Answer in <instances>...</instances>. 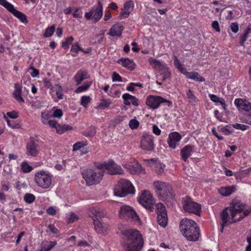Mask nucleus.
<instances>
[{
    "label": "nucleus",
    "instance_id": "nucleus-7",
    "mask_svg": "<svg viewBox=\"0 0 251 251\" xmlns=\"http://www.w3.org/2000/svg\"><path fill=\"white\" fill-rule=\"evenodd\" d=\"M81 174L87 185L90 186L99 183L102 179L103 174L102 172H96L92 169H85Z\"/></svg>",
    "mask_w": 251,
    "mask_h": 251
},
{
    "label": "nucleus",
    "instance_id": "nucleus-48",
    "mask_svg": "<svg viewBox=\"0 0 251 251\" xmlns=\"http://www.w3.org/2000/svg\"><path fill=\"white\" fill-rule=\"evenodd\" d=\"M131 12V10H123L120 14V17L121 19L126 18L128 17L130 13Z\"/></svg>",
    "mask_w": 251,
    "mask_h": 251
},
{
    "label": "nucleus",
    "instance_id": "nucleus-10",
    "mask_svg": "<svg viewBox=\"0 0 251 251\" xmlns=\"http://www.w3.org/2000/svg\"><path fill=\"white\" fill-rule=\"evenodd\" d=\"M149 62L152 68L161 72L160 75L161 80L165 81L170 76L168 68L163 61L151 57L149 59Z\"/></svg>",
    "mask_w": 251,
    "mask_h": 251
},
{
    "label": "nucleus",
    "instance_id": "nucleus-52",
    "mask_svg": "<svg viewBox=\"0 0 251 251\" xmlns=\"http://www.w3.org/2000/svg\"><path fill=\"white\" fill-rule=\"evenodd\" d=\"M212 28L217 32H220V28L219 27V24L217 21H214L212 23Z\"/></svg>",
    "mask_w": 251,
    "mask_h": 251
},
{
    "label": "nucleus",
    "instance_id": "nucleus-62",
    "mask_svg": "<svg viewBox=\"0 0 251 251\" xmlns=\"http://www.w3.org/2000/svg\"><path fill=\"white\" fill-rule=\"evenodd\" d=\"M73 16L76 18H80L82 17V12L79 11V9L77 8L73 14Z\"/></svg>",
    "mask_w": 251,
    "mask_h": 251
},
{
    "label": "nucleus",
    "instance_id": "nucleus-3",
    "mask_svg": "<svg viewBox=\"0 0 251 251\" xmlns=\"http://www.w3.org/2000/svg\"><path fill=\"white\" fill-rule=\"evenodd\" d=\"M179 228L182 235L188 240L195 242L199 239L200 229L194 221L187 218L182 219Z\"/></svg>",
    "mask_w": 251,
    "mask_h": 251
},
{
    "label": "nucleus",
    "instance_id": "nucleus-35",
    "mask_svg": "<svg viewBox=\"0 0 251 251\" xmlns=\"http://www.w3.org/2000/svg\"><path fill=\"white\" fill-rule=\"evenodd\" d=\"M54 30L55 26L54 25L46 28L44 33V36L45 37H50L54 32Z\"/></svg>",
    "mask_w": 251,
    "mask_h": 251
},
{
    "label": "nucleus",
    "instance_id": "nucleus-57",
    "mask_svg": "<svg viewBox=\"0 0 251 251\" xmlns=\"http://www.w3.org/2000/svg\"><path fill=\"white\" fill-rule=\"evenodd\" d=\"M209 97L210 100L213 102H219L221 100L220 98H218L217 96L214 94L209 95Z\"/></svg>",
    "mask_w": 251,
    "mask_h": 251
},
{
    "label": "nucleus",
    "instance_id": "nucleus-21",
    "mask_svg": "<svg viewBox=\"0 0 251 251\" xmlns=\"http://www.w3.org/2000/svg\"><path fill=\"white\" fill-rule=\"evenodd\" d=\"M102 5L101 2L99 0L98 5L96 7H93L94 13L92 16V19L95 20V22L99 21L102 16Z\"/></svg>",
    "mask_w": 251,
    "mask_h": 251
},
{
    "label": "nucleus",
    "instance_id": "nucleus-49",
    "mask_svg": "<svg viewBox=\"0 0 251 251\" xmlns=\"http://www.w3.org/2000/svg\"><path fill=\"white\" fill-rule=\"evenodd\" d=\"M71 50L75 53H77L79 50L83 51V49L79 46L78 43L72 46Z\"/></svg>",
    "mask_w": 251,
    "mask_h": 251
},
{
    "label": "nucleus",
    "instance_id": "nucleus-38",
    "mask_svg": "<svg viewBox=\"0 0 251 251\" xmlns=\"http://www.w3.org/2000/svg\"><path fill=\"white\" fill-rule=\"evenodd\" d=\"M91 100V99L89 96H83L81 97V104L83 106L86 107L87 104L90 102Z\"/></svg>",
    "mask_w": 251,
    "mask_h": 251
},
{
    "label": "nucleus",
    "instance_id": "nucleus-39",
    "mask_svg": "<svg viewBox=\"0 0 251 251\" xmlns=\"http://www.w3.org/2000/svg\"><path fill=\"white\" fill-rule=\"evenodd\" d=\"M74 41V38L72 36H70L66 39L65 42L62 43V46L64 49H68L69 47V45L72 44Z\"/></svg>",
    "mask_w": 251,
    "mask_h": 251
},
{
    "label": "nucleus",
    "instance_id": "nucleus-56",
    "mask_svg": "<svg viewBox=\"0 0 251 251\" xmlns=\"http://www.w3.org/2000/svg\"><path fill=\"white\" fill-rule=\"evenodd\" d=\"M221 130V131L226 135H229L231 133L230 127H229L228 126L222 127Z\"/></svg>",
    "mask_w": 251,
    "mask_h": 251
},
{
    "label": "nucleus",
    "instance_id": "nucleus-46",
    "mask_svg": "<svg viewBox=\"0 0 251 251\" xmlns=\"http://www.w3.org/2000/svg\"><path fill=\"white\" fill-rule=\"evenodd\" d=\"M230 30L234 33H237L239 30V26L237 23H232L230 25Z\"/></svg>",
    "mask_w": 251,
    "mask_h": 251
},
{
    "label": "nucleus",
    "instance_id": "nucleus-60",
    "mask_svg": "<svg viewBox=\"0 0 251 251\" xmlns=\"http://www.w3.org/2000/svg\"><path fill=\"white\" fill-rule=\"evenodd\" d=\"M43 82L44 84L46 87L48 88L52 89L53 86L51 84L50 81H49L48 79L45 78L43 80Z\"/></svg>",
    "mask_w": 251,
    "mask_h": 251
},
{
    "label": "nucleus",
    "instance_id": "nucleus-11",
    "mask_svg": "<svg viewBox=\"0 0 251 251\" xmlns=\"http://www.w3.org/2000/svg\"><path fill=\"white\" fill-rule=\"evenodd\" d=\"M119 217L121 218L129 219L132 221L140 223V219L134 209L128 205H123L119 210Z\"/></svg>",
    "mask_w": 251,
    "mask_h": 251
},
{
    "label": "nucleus",
    "instance_id": "nucleus-47",
    "mask_svg": "<svg viewBox=\"0 0 251 251\" xmlns=\"http://www.w3.org/2000/svg\"><path fill=\"white\" fill-rule=\"evenodd\" d=\"M233 126L237 129H241L242 130H245L249 128V126L245 125H242L240 124L236 123L235 124L233 125Z\"/></svg>",
    "mask_w": 251,
    "mask_h": 251
},
{
    "label": "nucleus",
    "instance_id": "nucleus-28",
    "mask_svg": "<svg viewBox=\"0 0 251 251\" xmlns=\"http://www.w3.org/2000/svg\"><path fill=\"white\" fill-rule=\"evenodd\" d=\"M235 191L236 186L234 185L229 187H222L219 190L220 194L223 196H229Z\"/></svg>",
    "mask_w": 251,
    "mask_h": 251
},
{
    "label": "nucleus",
    "instance_id": "nucleus-42",
    "mask_svg": "<svg viewBox=\"0 0 251 251\" xmlns=\"http://www.w3.org/2000/svg\"><path fill=\"white\" fill-rule=\"evenodd\" d=\"M7 125L12 128L18 129L20 128V125L18 123H15L13 121L6 119Z\"/></svg>",
    "mask_w": 251,
    "mask_h": 251
},
{
    "label": "nucleus",
    "instance_id": "nucleus-27",
    "mask_svg": "<svg viewBox=\"0 0 251 251\" xmlns=\"http://www.w3.org/2000/svg\"><path fill=\"white\" fill-rule=\"evenodd\" d=\"M88 74L86 71L79 70L77 72L75 77L76 85L80 84L83 80L88 78Z\"/></svg>",
    "mask_w": 251,
    "mask_h": 251
},
{
    "label": "nucleus",
    "instance_id": "nucleus-2",
    "mask_svg": "<svg viewBox=\"0 0 251 251\" xmlns=\"http://www.w3.org/2000/svg\"><path fill=\"white\" fill-rule=\"evenodd\" d=\"M124 237L121 245L125 251H140L144 245V241L140 232L135 229H127L122 231Z\"/></svg>",
    "mask_w": 251,
    "mask_h": 251
},
{
    "label": "nucleus",
    "instance_id": "nucleus-34",
    "mask_svg": "<svg viewBox=\"0 0 251 251\" xmlns=\"http://www.w3.org/2000/svg\"><path fill=\"white\" fill-rule=\"evenodd\" d=\"M186 95L189 103H194L196 102L197 98L191 90L187 92Z\"/></svg>",
    "mask_w": 251,
    "mask_h": 251
},
{
    "label": "nucleus",
    "instance_id": "nucleus-4",
    "mask_svg": "<svg viewBox=\"0 0 251 251\" xmlns=\"http://www.w3.org/2000/svg\"><path fill=\"white\" fill-rule=\"evenodd\" d=\"M89 216L93 219L95 228L99 234L105 233L108 229V225L102 223L99 219L103 217L105 214L103 210L99 207H91L88 212Z\"/></svg>",
    "mask_w": 251,
    "mask_h": 251
},
{
    "label": "nucleus",
    "instance_id": "nucleus-26",
    "mask_svg": "<svg viewBox=\"0 0 251 251\" xmlns=\"http://www.w3.org/2000/svg\"><path fill=\"white\" fill-rule=\"evenodd\" d=\"M57 244L56 241H43L41 243V251H50Z\"/></svg>",
    "mask_w": 251,
    "mask_h": 251
},
{
    "label": "nucleus",
    "instance_id": "nucleus-25",
    "mask_svg": "<svg viewBox=\"0 0 251 251\" xmlns=\"http://www.w3.org/2000/svg\"><path fill=\"white\" fill-rule=\"evenodd\" d=\"M149 163L153 164L154 165L155 170L158 174H162L164 172L165 165L159 162H157L155 159L151 158L146 160Z\"/></svg>",
    "mask_w": 251,
    "mask_h": 251
},
{
    "label": "nucleus",
    "instance_id": "nucleus-22",
    "mask_svg": "<svg viewBox=\"0 0 251 251\" xmlns=\"http://www.w3.org/2000/svg\"><path fill=\"white\" fill-rule=\"evenodd\" d=\"M122 98L124 100V104L126 105H129L131 103L135 106H138V100L134 97L128 93L124 94Z\"/></svg>",
    "mask_w": 251,
    "mask_h": 251
},
{
    "label": "nucleus",
    "instance_id": "nucleus-54",
    "mask_svg": "<svg viewBox=\"0 0 251 251\" xmlns=\"http://www.w3.org/2000/svg\"><path fill=\"white\" fill-rule=\"evenodd\" d=\"M48 229L53 234H56L58 232V230L53 225H49L48 226Z\"/></svg>",
    "mask_w": 251,
    "mask_h": 251
},
{
    "label": "nucleus",
    "instance_id": "nucleus-8",
    "mask_svg": "<svg viewBox=\"0 0 251 251\" xmlns=\"http://www.w3.org/2000/svg\"><path fill=\"white\" fill-rule=\"evenodd\" d=\"M95 166L100 170H105L108 174L111 175L124 174V170L121 167L113 160L103 163H97Z\"/></svg>",
    "mask_w": 251,
    "mask_h": 251
},
{
    "label": "nucleus",
    "instance_id": "nucleus-41",
    "mask_svg": "<svg viewBox=\"0 0 251 251\" xmlns=\"http://www.w3.org/2000/svg\"><path fill=\"white\" fill-rule=\"evenodd\" d=\"M139 125V123L136 119H132L129 122V126L131 129H136Z\"/></svg>",
    "mask_w": 251,
    "mask_h": 251
},
{
    "label": "nucleus",
    "instance_id": "nucleus-61",
    "mask_svg": "<svg viewBox=\"0 0 251 251\" xmlns=\"http://www.w3.org/2000/svg\"><path fill=\"white\" fill-rule=\"evenodd\" d=\"M152 130L153 132L157 135H159L161 133L160 129H159L158 126L155 125H153Z\"/></svg>",
    "mask_w": 251,
    "mask_h": 251
},
{
    "label": "nucleus",
    "instance_id": "nucleus-55",
    "mask_svg": "<svg viewBox=\"0 0 251 251\" xmlns=\"http://www.w3.org/2000/svg\"><path fill=\"white\" fill-rule=\"evenodd\" d=\"M47 213L49 215L53 216L56 214V210L53 207L50 206L47 209Z\"/></svg>",
    "mask_w": 251,
    "mask_h": 251
},
{
    "label": "nucleus",
    "instance_id": "nucleus-13",
    "mask_svg": "<svg viewBox=\"0 0 251 251\" xmlns=\"http://www.w3.org/2000/svg\"><path fill=\"white\" fill-rule=\"evenodd\" d=\"M165 103L170 106L171 101L166 100L160 96L150 95L146 99V104L150 107L155 109L158 108L160 104Z\"/></svg>",
    "mask_w": 251,
    "mask_h": 251
},
{
    "label": "nucleus",
    "instance_id": "nucleus-43",
    "mask_svg": "<svg viewBox=\"0 0 251 251\" xmlns=\"http://www.w3.org/2000/svg\"><path fill=\"white\" fill-rule=\"evenodd\" d=\"M87 145V144L86 142H77L73 145V150L74 151H77V150H79L81 148H82L83 146Z\"/></svg>",
    "mask_w": 251,
    "mask_h": 251
},
{
    "label": "nucleus",
    "instance_id": "nucleus-6",
    "mask_svg": "<svg viewBox=\"0 0 251 251\" xmlns=\"http://www.w3.org/2000/svg\"><path fill=\"white\" fill-rule=\"evenodd\" d=\"M114 194L117 196L124 197L128 194H133L135 192L134 187L128 180L120 179L114 189Z\"/></svg>",
    "mask_w": 251,
    "mask_h": 251
},
{
    "label": "nucleus",
    "instance_id": "nucleus-51",
    "mask_svg": "<svg viewBox=\"0 0 251 251\" xmlns=\"http://www.w3.org/2000/svg\"><path fill=\"white\" fill-rule=\"evenodd\" d=\"M62 110L60 109H57L54 111L52 116L53 117L59 118L62 117Z\"/></svg>",
    "mask_w": 251,
    "mask_h": 251
},
{
    "label": "nucleus",
    "instance_id": "nucleus-31",
    "mask_svg": "<svg viewBox=\"0 0 251 251\" xmlns=\"http://www.w3.org/2000/svg\"><path fill=\"white\" fill-rule=\"evenodd\" d=\"M96 129L94 126H91L85 131H83L82 134L86 137H93L96 133Z\"/></svg>",
    "mask_w": 251,
    "mask_h": 251
},
{
    "label": "nucleus",
    "instance_id": "nucleus-36",
    "mask_svg": "<svg viewBox=\"0 0 251 251\" xmlns=\"http://www.w3.org/2000/svg\"><path fill=\"white\" fill-rule=\"evenodd\" d=\"M35 199V197L34 195L30 193H26L24 196V200L26 202L31 203L33 202Z\"/></svg>",
    "mask_w": 251,
    "mask_h": 251
},
{
    "label": "nucleus",
    "instance_id": "nucleus-12",
    "mask_svg": "<svg viewBox=\"0 0 251 251\" xmlns=\"http://www.w3.org/2000/svg\"><path fill=\"white\" fill-rule=\"evenodd\" d=\"M182 202L183 208L185 211L193 213L197 215H200L201 206L198 203L192 201L189 197H186L183 199Z\"/></svg>",
    "mask_w": 251,
    "mask_h": 251
},
{
    "label": "nucleus",
    "instance_id": "nucleus-23",
    "mask_svg": "<svg viewBox=\"0 0 251 251\" xmlns=\"http://www.w3.org/2000/svg\"><path fill=\"white\" fill-rule=\"evenodd\" d=\"M117 62L130 70H133L135 68V64L133 61L128 58H122L118 60Z\"/></svg>",
    "mask_w": 251,
    "mask_h": 251
},
{
    "label": "nucleus",
    "instance_id": "nucleus-59",
    "mask_svg": "<svg viewBox=\"0 0 251 251\" xmlns=\"http://www.w3.org/2000/svg\"><path fill=\"white\" fill-rule=\"evenodd\" d=\"M176 143L177 142L176 141H175L171 139L170 137L168 138V143L171 148L175 149L176 147Z\"/></svg>",
    "mask_w": 251,
    "mask_h": 251
},
{
    "label": "nucleus",
    "instance_id": "nucleus-18",
    "mask_svg": "<svg viewBox=\"0 0 251 251\" xmlns=\"http://www.w3.org/2000/svg\"><path fill=\"white\" fill-rule=\"evenodd\" d=\"M234 104L239 109L247 112L251 111V103L245 99H236Z\"/></svg>",
    "mask_w": 251,
    "mask_h": 251
},
{
    "label": "nucleus",
    "instance_id": "nucleus-19",
    "mask_svg": "<svg viewBox=\"0 0 251 251\" xmlns=\"http://www.w3.org/2000/svg\"><path fill=\"white\" fill-rule=\"evenodd\" d=\"M124 29L123 25L120 23H117L111 27L107 34L112 37H120Z\"/></svg>",
    "mask_w": 251,
    "mask_h": 251
},
{
    "label": "nucleus",
    "instance_id": "nucleus-17",
    "mask_svg": "<svg viewBox=\"0 0 251 251\" xmlns=\"http://www.w3.org/2000/svg\"><path fill=\"white\" fill-rule=\"evenodd\" d=\"M39 146L33 139L27 142L26 146V153L27 155L36 156L39 153Z\"/></svg>",
    "mask_w": 251,
    "mask_h": 251
},
{
    "label": "nucleus",
    "instance_id": "nucleus-5",
    "mask_svg": "<svg viewBox=\"0 0 251 251\" xmlns=\"http://www.w3.org/2000/svg\"><path fill=\"white\" fill-rule=\"evenodd\" d=\"M155 191L162 201H171L173 199L174 195L172 192V187L167 183L157 181L153 183Z\"/></svg>",
    "mask_w": 251,
    "mask_h": 251
},
{
    "label": "nucleus",
    "instance_id": "nucleus-50",
    "mask_svg": "<svg viewBox=\"0 0 251 251\" xmlns=\"http://www.w3.org/2000/svg\"><path fill=\"white\" fill-rule=\"evenodd\" d=\"M112 80L113 81H119L121 82L122 81V77L116 72H114L112 75Z\"/></svg>",
    "mask_w": 251,
    "mask_h": 251
},
{
    "label": "nucleus",
    "instance_id": "nucleus-44",
    "mask_svg": "<svg viewBox=\"0 0 251 251\" xmlns=\"http://www.w3.org/2000/svg\"><path fill=\"white\" fill-rule=\"evenodd\" d=\"M110 104V102L106 100H102L98 106V108L104 109L105 108H107Z\"/></svg>",
    "mask_w": 251,
    "mask_h": 251
},
{
    "label": "nucleus",
    "instance_id": "nucleus-40",
    "mask_svg": "<svg viewBox=\"0 0 251 251\" xmlns=\"http://www.w3.org/2000/svg\"><path fill=\"white\" fill-rule=\"evenodd\" d=\"M134 7V3L133 1L129 0L126 1L124 5V10H131V12L132 11L133 8Z\"/></svg>",
    "mask_w": 251,
    "mask_h": 251
},
{
    "label": "nucleus",
    "instance_id": "nucleus-1",
    "mask_svg": "<svg viewBox=\"0 0 251 251\" xmlns=\"http://www.w3.org/2000/svg\"><path fill=\"white\" fill-rule=\"evenodd\" d=\"M245 208V204H243L240 201L233 200L230 206L225 208L221 214L222 220L221 231H223L225 226L240 221L248 215L249 212L247 211H244Z\"/></svg>",
    "mask_w": 251,
    "mask_h": 251
},
{
    "label": "nucleus",
    "instance_id": "nucleus-30",
    "mask_svg": "<svg viewBox=\"0 0 251 251\" xmlns=\"http://www.w3.org/2000/svg\"><path fill=\"white\" fill-rule=\"evenodd\" d=\"M13 95L18 101L21 102L24 101L23 98L21 97V88L20 85L17 83L15 84V90L13 92Z\"/></svg>",
    "mask_w": 251,
    "mask_h": 251
},
{
    "label": "nucleus",
    "instance_id": "nucleus-29",
    "mask_svg": "<svg viewBox=\"0 0 251 251\" xmlns=\"http://www.w3.org/2000/svg\"><path fill=\"white\" fill-rule=\"evenodd\" d=\"M185 75L188 78L195 80L197 81L203 82L205 80L204 78L201 76L197 72H187L185 74Z\"/></svg>",
    "mask_w": 251,
    "mask_h": 251
},
{
    "label": "nucleus",
    "instance_id": "nucleus-20",
    "mask_svg": "<svg viewBox=\"0 0 251 251\" xmlns=\"http://www.w3.org/2000/svg\"><path fill=\"white\" fill-rule=\"evenodd\" d=\"M7 9L12 13L15 17L18 18L23 23H26L27 19L25 15L21 12L15 9L14 6L10 3Z\"/></svg>",
    "mask_w": 251,
    "mask_h": 251
},
{
    "label": "nucleus",
    "instance_id": "nucleus-15",
    "mask_svg": "<svg viewBox=\"0 0 251 251\" xmlns=\"http://www.w3.org/2000/svg\"><path fill=\"white\" fill-rule=\"evenodd\" d=\"M139 202L147 209L152 210L154 200L152 195L147 191H144L140 196Z\"/></svg>",
    "mask_w": 251,
    "mask_h": 251
},
{
    "label": "nucleus",
    "instance_id": "nucleus-16",
    "mask_svg": "<svg viewBox=\"0 0 251 251\" xmlns=\"http://www.w3.org/2000/svg\"><path fill=\"white\" fill-rule=\"evenodd\" d=\"M141 148L145 151H151L154 148L153 136L149 133H144L141 140Z\"/></svg>",
    "mask_w": 251,
    "mask_h": 251
},
{
    "label": "nucleus",
    "instance_id": "nucleus-24",
    "mask_svg": "<svg viewBox=\"0 0 251 251\" xmlns=\"http://www.w3.org/2000/svg\"><path fill=\"white\" fill-rule=\"evenodd\" d=\"M193 149V146L191 145H186L181 150L180 154L182 159L186 161L188 158L191 155Z\"/></svg>",
    "mask_w": 251,
    "mask_h": 251
},
{
    "label": "nucleus",
    "instance_id": "nucleus-64",
    "mask_svg": "<svg viewBox=\"0 0 251 251\" xmlns=\"http://www.w3.org/2000/svg\"><path fill=\"white\" fill-rule=\"evenodd\" d=\"M48 124L50 126V127L52 128H56V127L58 125L57 122L53 120H50L48 121Z\"/></svg>",
    "mask_w": 251,
    "mask_h": 251
},
{
    "label": "nucleus",
    "instance_id": "nucleus-58",
    "mask_svg": "<svg viewBox=\"0 0 251 251\" xmlns=\"http://www.w3.org/2000/svg\"><path fill=\"white\" fill-rule=\"evenodd\" d=\"M7 115L12 119H16L18 117V113L15 111L7 112Z\"/></svg>",
    "mask_w": 251,
    "mask_h": 251
},
{
    "label": "nucleus",
    "instance_id": "nucleus-32",
    "mask_svg": "<svg viewBox=\"0 0 251 251\" xmlns=\"http://www.w3.org/2000/svg\"><path fill=\"white\" fill-rule=\"evenodd\" d=\"M21 169L24 173H28L33 170V167L29 165L27 162H23L21 163Z\"/></svg>",
    "mask_w": 251,
    "mask_h": 251
},
{
    "label": "nucleus",
    "instance_id": "nucleus-37",
    "mask_svg": "<svg viewBox=\"0 0 251 251\" xmlns=\"http://www.w3.org/2000/svg\"><path fill=\"white\" fill-rule=\"evenodd\" d=\"M169 137L176 142L179 141L181 138V136L176 132L171 133L169 134Z\"/></svg>",
    "mask_w": 251,
    "mask_h": 251
},
{
    "label": "nucleus",
    "instance_id": "nucleus-33",
    "mask_svg": "<svg viewBox=\"0 0 251 251\" xmlns=\"http://www.w3.org/2000/svg\"><path fill=\"white\" fill-rule=\"evenodd\" d=\"M91 85V82H85L83 85L79 86L75 90V92L76 93H80L82 91H84L88 89V88Z\"/></svg>",
    "mask_w": 251,
    "mask_h": 251
},
{
    "label": "nucleus",
    "instance_id": "nucleus-9",
    "mask_svg": "<svg viewBox=\"0 0 251 251\" xmlns=\"http://www.w3.org/2000/svg\"><path fill=\"white\" fill-rule=\"evenodd\" d=\"M52 176L49 173L41 171L35 174L34 180L36 184L43 189L50 188L52 184Z\"/></svg>",
    "mask_w": 251,
    "mask_h": 251
},
{
    "label": "nucleus",
    "instance_id": "nucleus-45",
    "mask_svg": "<svg viewBox=\"0 0 251 251\" xmlns=\"http://www.w3.org/2000/svg\"><path fill=\"white\" fill-rule=\"evenodd\" d=\"M249 32V29L248 28L246 32L241 36L240 37V44L241 46H243L245 43V42L247 40L248 36V33Z\"/></svg>",
    "mask_w": 251,
    "mask_h": 251
},
{
    "label": "nucleus",
    "instance_id": "nucleus-53",
    "mask_svg": "<svg viewBox=\"0 0 251 251\" xmlns=\"http://www.w3.org/2000/svg\"><path fill=\"white\" fill-rule=\"evenodd\" d=\"M78 219L77 216L74 213H71L68 219L69 223H73Z\"/></svg>",
    "mask_w": 251,
    "mask_h": 251
},
{
    "label": "nucleus",
    "instance_id": "nucleus-14",
    "mask_svg": "<svg viewBox=\"0 0 251 251\" xmlns=\"http://www.w3.org/2000/svg\"><path fill=\"white\" fill-rule=\"evenodd\" d=\"M156 207L158 223L161 226L165 227L167 226L168 223V216L166 207L162 203H158Z\"/></svg>",
    "mask_w": 251,
    "mask_h": 251
},
{
    "label": "nucleus",
    "instance_id": "nucleus-63",
    "mask_svg": "<svg viewBox=\"0 0 251 251\" xmlns=\"http://www.w3.org/2000/svg\"><path fill=\"white\" fill-rule=\"evenodd\" d=\"M174 65L177 69L182 66L181 64H180V63L179 62V61L178 60L177 57L176 55L174 56Z\"/></svg>",
    "mask_w": 251,
    "mask_h": 251
}]
</instances>
